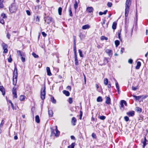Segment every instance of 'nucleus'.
Listing matches in <instances>:
<instances>
[{"mask_svg": "<svg viewBox=\"0 0 148 148\" xmlns=\"http://www.w3.org/2000/svg\"><path fill=\"white\" fill-rule=\"evenodd\" d=\"M131 0H127L125 3V16L127 17L129 12L130 7L131 5Z\"/></svg>", "mask_w": 148, "mask_h": 148, "instance_id": "1", "label": "nucleus"}, {"mask_svg": "<svg viewBox=\"0 0 148 148\" xmlns=\"http://www.w3.org/2000/svg\"><path fill=\"white\" fill-rule=\"evenodd\" d=\"M17 69L16 66L14 67V71L13 72V84L15 86L17 83Z\"/></svg>", "mask_w": 148, "mask_h": 148, "instance_id": "2", "label": "nucleus"}, {"mask_svg": "<svg viewBox=\"0 0 148 148\" xmlns=\"http://www.w3.org/2000/svg\"><path fill=\"white\" fill-rule=\"evenodd\" d=\"M18 6L14 3H12L9 7L10 12L12 13L15 12L17 10Z\"/></svg>", "mask_w": 148, "mask_h": 148, "instance_id": "3", "label": "nucleus"}, {"mask_svg": "<svg viewBox=\"0 0 148 148\" xmlns=\"http://www.w3.org/2000/svg\"><path fill=\"white\" fill-rule=\"evenodd\" d=\"M50 129L51 130V136H52L54 135L56 137H58L60 134V132L58 130L57 128V126H55V131L56 133L55 132V130L52 128V127L50 128Z\"/></svg>", "mask_w": 148, "mask_h": 148, "instance_id": "4", "label": "nucleus"}, {"mask_svg": "<svg viewBox=\"0 0 148 148\" xmlns=\"http://www.w3.org/2000/svg\"><path fill=\"white\" fill-rule=\"evenodd\" d=\"M45 87L44 86V88H42L40 92V97L42 100L45 99Z\"/></svg>", "mask_w": 148, "mask_h": 148, "instance_id": "5", "label": "nucleus"}, {"mask_svg": "<svg viewBox=\"0 0 148 148\" xmlns=\"http://www.w3.org/2000/svg\"><path fill=\"white\" fill-rule=\"evenodd\" d=\"M3 47V49L4 50L3 52V53H6L8 52V50L7 49L8 45L7 44L5 43H3L2 45Z\"/></svg>", "mask_w": 148, "mask_h": 148, "instance_id": "6", "label": "nucleus"}, {"mask_svg": "<svg viewBox=\"0 0 148 148\" xmlns=\"http://www.w3.org/2000/svg\"><path fill=\"white\" fill-rule=\"evenodd\" d=\"M45 20L46 22L49 24L51 21L52 18L50 17H47L45 18Z\"/></svg>", "mask_w": 148, "mask_h": 148, "instance_id": "7", "label": "nucleus"}, {"mask_svg": "<svg viewBox=\"0 0 148 148\" xmlns=\"http://www.w3.org/2000/svg\"><path fill=\"white\" fill-rule=\"evenodd\" d=\"M94 9L92 7H88L86 9V11L88 13H91L93 12Z\"/></svg>", "mask_w": 148, "mask_h": 148, "instance_id": "8", "label": "nucleus"}, {"mask_svg": "<svg viewBox=\"0 0 148 148\" xmlns=\"http://www.w3.org/2000/svg\"><path fill=\"white\" fill-rule=\"evenodd\" d=\"M126 114L129 116H133L134 115V112L132 111L127 112Z\"/></svg>", "mask_w": 148, "mask_h": 148, "instance_id": "9", "label": "nucleus"}, {"mask_svg": "<svg viewBox=\"0 0 148 148\" xmlns=\"http://www.w3.org/2000/svg\"><path fill=\"white\" fill-rule=\"evenodd\" d=\"M106 103L108 105L110 104L111 99L110 97L107 96L106 97Z\"/></svg>", "mask_w": 148, "mask_h": 148, "instance_id": "10", "label": "nucleus"}, {"mask_svg": "<svg viewBox=\"0 0 148 148\" xmlns=\"http://www.w3.org/2000/svg\"><path fill=\"white\" fill-rule=\"evenodd\" d=\"M74 60L75 65H78L79 63L77 54H74Z\"/></svg>", "mask_w": 148, "mask_h": 148, "instance_id": "11", "label": "nucleus"}, {"mask_svg": "<svg viewBox=\"0 0 148 148\" xmlns=\"http://www.w3.org/2000/svg\"><path fill=\"white\" fill-rule=\"evenodd\" d=\"M108 59H110L109 58H107L105 57L104 58L103 63L102 64V65H105L107 63L109 62Z\"/></svg>", "mask_w": 148, "mask_h": 148, "instance_id": "12", "label": "nucleus"}, {"mask_svg": "<svg viewBox=\"0 0 148 148\" xmlns=\"http://www.w3.org/2000/svg\"><path fill=\"white\" fill-rule=\"evenodd\" d=\"M76 121H77V120H76V119L74 117H73L72 118L71 121V123H72L73 125L74 126L75 125V124H76L75 123H76Z\"/></svg>", "mask_w": 148, "mask_h": 148, "instance_id": "13", "label": "nucleus"}, {"mask_svg": "<svg viewBox=\"0 0 148 148\" xmlns=\"http://www.w3.org/2000/svg\"><path fill=\"white\" fill-rule=\"evenodd\" d=\"M106 52L108 54L109 56H111L112 55V51L111 50L107 49L106 50Z\"/></svg>", "mask_w": 148, "mask_h": 148, "instance_id": "14", "label": "nucleus"}, {"mask_svg": "<svg viewBox=\"0 0 148 148\" xmlns=\"http://www.w3.org/2000/svg\"><path fill=\"white\" fill-rule=\"evenodd\" d=\"M0 90L2 92L3 95L4 96L5 94V89L3 86H0Z\"/></svg>", "mask_w": 148, "mask_h": 148, "instance_id": "15", "label": "nucleus"}, {"mask_svg": "<svg viewBox=\"0 0 148 148\" xmlns=\"http://www.w3.org/2000/svg\"><path fill=\"white\" fill-rule=\"evenodd\" d=\"M46 69L47 75L49 76L51 75V73L50 71V68L49 67H47Z\"/></svg>", "mask_w": 148, "mask_h": 148, "instance_id": "16", "label": "nucleus"}, {"mask_svg": "<svg viewBox=\"0 0 148 148\" xmlns=\"http://www.w3.org/2000/svg\"><path fill=\"white\" fill-rule=\"evenodd\" d=\"M48 112L49 116L50 117H52L53 114L52 110H49V109H48Z\"/></svg>", "mask_w": 148, "mask_h": 148, "instance_id": "17", "label": "nucleus"}, {"mask_svg": "<svg viewBox=\"0 0 148 148\" xmlns=\"http://www.w3.org/2000/svg\"><path fill=\"white\" fill-rule=\"evenodd\" d=\"M141 65V62L139 61L137 63V65L136 67V69H139L140 68Z\"/></svg>", "mask_w": 148, "mask_h": 148, "instance_id": "18", "label": "nucleus"}, {"mask_svg": "<svg viewBox=\"0 0 148 148\" xmlns=\"http://www.w3.org/2000/svg\"><path fill=\"white\" fill-rule=\"evenodd\" d=\"M35 121L37 123H39L40 122V119L38 115H37L35 117Z\"/></svg>", "mask_w": 148, "mask_h": 148, "instance_id": "19", "label": "nucleus"}, {"mask_svg": "<svg viewBox=\"0 0 148 148\" xmlns=\"http://www.w3.org/2000/svg\"><path fill=\"white\" fill-rule=\"evenodd\" d=\"M90 28V26L88 25H86L83 26L82 27V29H89Z\"/></svg>", "mask_w": 148, "mask_h": 148, "instance_id": "20", "label": "nucleus"}, {"mask_svg": "<svg viewBox=\"0 0 148 148\" xmlns=\"http://www.w3.org/2000/svg\"><path fill=\"white\" fill-rule=\"evenodd\" d=\"M63 93L67 96H69L70 95L69 92L67 91L64 90L63 91Z\"/></svg>", "mask_w": 148, "mask_h": 148, "instance_id": "21", "label": "nucleus"}, {"mask_svg": "<svg viewBox=\"0 0 148 148\" xmlns=\"http://www.w3.org/2000/svg\"><path fill=\"white\" fill-rule=\"evenodd\" d=\"M117 23L115 22H114L112 25V28L113 29L115 30L116 28Z\"/></svg>", "mask_w": 148, "mask_h": 148, "instance_id": "22", "label": "nucleus"}, {"mask_svg": "<svg viewBox=\"0 0 148 148\" xmlns=\"http://www.w3.org/2000/svg\"><path fill=\"white\" fill-rule=\"evenodd\" d=\"M25 98V96L24 95H21L19 97V100L21 101H24Z\"/></svg>", "mask_w": 148, "mask_h": 148, "instance_id": "23", "label": "nucleus"}, {"mask_svg": "<svg viewBox=\"0 0 148 148\" xmlns=\"http://www.w3.org/2000/svg\"><path fill=\"white\" fill-rule=\"evenodd\" d=\"M147 141V140L146 139V137H145L144 138V141L143 142V148H144L145 146H146V145L147 144H146Z\"/></svg>", "mask_w": 148, "mask_h": 148, "instance_id": "24", "label": "nucleus"}, {"mask_svg": "<svg viewBox=\"0 0 148 148\" xmlns=\"http://www.w3.org/2000/svg\"><path fill=\"white\" fill-rule=\"evenodd\" d=\"M73 51H74V54H77V50H76V45H74Z\"/></svg>", "mask_w": 148, "mask_h": 148, "instance_id": "25", "label": "nucleus"}, {"mask_svg": "<svg viewBox=\"0 0 148 148\" xmlns=\"http://www.w3.org/2000/svg\"><path fill=\"white\" fill-rule=\"evenodd\" d=\"M78 6L77 2L76 1H75V3L74 4V8L75 9V10L76 11L77 9Z\"/></svg>", "mask_w": 148, "mask_h": 148, "instance_id": "26", "label": "nucleus"}, {"mask_svg": "<svg viewBox=\"0 0 148 148\" xmlns=\"http://www.w3.org/2000/svg\"><path fill=\"white\" fill-rule=\"evenodd\" d=\"M108 10H105L103 12H100L99 13V14L100 15H102L103 14H106Z\"/></svg>", "mask_w": 148, "mask_h": 148, "instance_id": "27", "label": "nucleus"}, {"mask_svg": "<svg viewBox=\"0 0 148 148\" xmlns=\"http://www.w3.org/2000/svg\"><path fill=\"white\" fill-rule=\"evenodd\" d=\"M108 83V80L107 78H105L104 79V84L105 85H107Z\"/></svg>", "mask_w": 148, "mask_h": 148, "instance_id": "28", "label": "nucleus"}, {"mask_svg": "<svg viewBox=\"0 0 148 148\" xmlns=\"http://www.w3.org/2000/svg\"><path fill=\"white\" fill-rule=\"evenodd\" d=\"M69 13L70 16L71 17H72L73 16V14H72V12L71 11V6H70L69 7Z\"/></svg>", "mask_w": 148, "mask_h": 148, "instance_id": "29", "label": "nucleus"}, {"mask_svg": "<svg viewBox=\"0 0 148 148\" xmlns=\"http://www.w3.org/2000/svg\"><path fill=\"white\" fill-rule=\"evenodd\" d=\"M102 97L100 96L97 99V101L98 102H100L102 101Z\"/></svg>", "mask_w": 148, "mask_h": 148, "instance_id": "30", "label": "nucleus"}, {"mask_svg": "<svg viewBox=\"0 0 148 148\" xmlns=\"http://www.w3.org/2000/svg\"><path fill=\"white\" fill-rule=\"evenodd\" d=\"M133 97L135 98L136 100H138L140 98H141L142 96H137L135 95H133Z\"/></svg>", "mask_w": 148, "mask_h": 148, "instance_id": "31", "label": "nucleus"}, {"mask_svg": "<svg viewBox=\"0 0 148 148\" xmlns=\"http://www.w3.org/2000/svg\"><path fill=\"white\" fill-rule=\"evenodd\" d=\"M115 44L116 47H117L120 44V42L118 40H116L115 41Z\"/></svg>", "mask_w": 148, "mask_h": 148, "instance_id": "32", "label": "nucleus"}, {"mask_svg": "<svg viewBox=\"0 0 148 148\" xmlns=\"http://www.w3.org/2000/svg\"><path fill=\"white\" fill-rule=\"evenodd\" d=\"M75 146V143H72L68 147V148H74Z\"/></svg>", "mask_w": 148, "mask_h": 148, "instance_id": "33", "label": "nucleus"}, {"mask_svg": "<svg viewBox=\"0 0 148 148\" xmlns=\"http://www.w3.org/2000/svg\"><path fill=\"white\" fill-rule=\"evenodd\" d=\"M62 8L60 7L58 8V12L59 14L60 15H61L62 14Z\"/></svg>", "mask_w": 148, "mask_h": 148, "instance_id": "34", "label": "nucleus"}, {"mask_svg": "<svg viewBox=\"0 0 148 148\" xmlns=\"http://www.w3.org/2000/svg\"><path fill=\"white\" fill-rule=\"evenodd\" d=\"M51 102L54 103H56V100L54 99V98L53 97H52L51 98Z\"/></svg>", "mask_w": 148, "mask_h": 148, "instance_id": "35", "label": "nucleus"}, {"mask_svg": "<svg viewBox=\"0 0 148 148\" xmlns=\"http://www.w3.org/2000/svg\"><path fill=\"white\" fill-rule=\"evenodd\" d=\"M5 121L4 120H2L1 123L0 124V128H1L3 126V124L4 123Z\"/></svg>", "mask_w": 148, "mask_h": 148, "instance_id": "36", "label": "nucleus"}, {"mask_svg": "<svg viewBox=\"0 0 148 148\" xmlns=\"http://www.w3.org/2000/svg\"><path fill=\"white\" fill-rule=\"evenodd\" d=\"M101 40H107L108 38H107L105 37L104 36H102L101 37Z\"/></svg>", "mask_w": 148, "mask_h": 148, "instance_id": "37", "label": "nucleus"}, {"mask_svg": "<svg viewBox=\"0 0 148 148\" xmlns=\"http://www.w3.org/2000/svg\"><path fill=\"white\" fill-rule=\"evenodd\" d=\"M79 52V55L81 57H83V56L82 54V51L80 50L79 49L78 50Z\"/></svg>", "mask_w": 148, "mask_h": 148, "instance_id": "38", "label": "nucleus"}, {"mask_svg": "<svg viewBox=\"0 0 148 148\" xmlns=\"http://www.w3.org/2000/svg\"><path fill=\"white\" fill-rule=\"evenodd\" d=\"M115 85H116V88H117L118 92H119V86L118 83L117 82H116Z\"/></svg>", "mask_w": 148, "mask_h": 148, "instance_id": "39", "label": "nucleus"}, {"mask_svg": "<svg viewBox=\"0 0 148 148\" xmlns=\"http://www.w3.org/2000/svg\"><path fill=\"white\" fill-rule=\"evenodd\" d=\"M1 17H2L3 18H7V16H6V15L4 13H2L1 14Z\"/></svg>", "mask_w": 148, "mask_h": 148, "instance_id": "40", "label": "nucleus"}, {"mask_svg": "<svg viewBox=\"0 0 148 148\" xmlns=\"http://www.w3.org/2000/svg\"><path fill=\"white\" fill-rule=\"evenodd\" d=\"M12 58H11V55H10L9 57L8 58V61L10 63L12 62Z\"/></svg>", "mask_w": 148, "mask_h": 148, "instance_id": "41", "label": "nucleus"}, {"mask_svg": "<svg viewBox=\"0 0 148 148\" xmlns=\"http://www.w3.org/2000/svg\"><path fill=\"white\" fill-rule=\"evenodd\" d=\"M123 100H121V103H120V105H121V108H124V103H123Z\"/></svg>", "mask_w": 148, "mask_h": 148, "instance_id": "42", "label": "nucleus"}, {"mask_svg": "<svg viewBox=\"0 0 148 148\" xmlns=\"http://www.w3.org/2000/svg\"><path fill=\"white\" fill-rule=\"evenodd\" d=\"M12 93L13 94L16 93V88H15V87H14L13 89L12 90Z\"/></svg>", "mask_w": 148, "mask_h": 148, "instance_id": "43", "label": "nucleus"}, {"mask_svg": "<svg viewBox=\"0 0 148 148\" xmlns=\"http://www.w3.org/2000/svg\"><path fill=\"white\" fill-rule=\"evenodd\" d=\"M32 55L35 58H38V56L34 52L32 53Z\"/></svg>", "mask_w": 148, "mask_h": 148, "instance_id": "44", "label": "nucleus"}, {"mask_svg": "<svg viewBox=\"0 0 148 148\" xmlns=\"http://www.w3.org/2000/svg\"><path fill=\"white\" fill-rule=\"evenodd\" d=\"M136 110L137 112H141L142 111V109L139 107H136Z\"/></svg>", "mask_w": 148, "mask_h": 148, "instance_id": "45", "label": "nucleus"}, {"mask_svg": "<svg viewBox=\"0 0 148 148\" xmlns=\"http://www.w3.org/2000/svg\"><path fill=\"white\" fill-rule=\"evenodd\" d=\"M69 102L70 104H71L73 102L72 99L71 97L69 98Z\"/></svg>", "mask_w": 148, "mask_h": 148, "instance_id": "46", "label": "nucleus"}, {"mask_svg": "<svg viewBox=\"0 0 148 148\" xmlns=\"http://www.w3.org/2000/svg\"><path fill=\"white\" fill-rule=\"evenodd\" d=\"M106 118V117L104 116H102L99 117V119L102 120H104Z\"/></svg>", "mask_w": 148, "mask_h": 148, "instance_id": "47", "label": "nucleus"}, {"mask_svg": "<svg viewBox=\"0 0 148 148\" xmlns=\"http://www.w3.org/2000/svg\"><path fill=\"white\" fill-rule=\"evenodd\" d=\"M0 23L2 24H4V21L3 19L1 18L0 17Z\"/></svg>", "mask_w": 148, "mask_h": 148, "instance_id": "48", "label": "nucleus"}, {"mask_svg": "<svg viewBox=\"0 0 148 148\" xmlns=\"http://www.w3.org/2000/svg\"><path fill=\"white\" fill-rule=\"evenodd\" d=\"M124 119L127 122L129 120V118L127 116H125L124 117Z\"/></svg>", "mask_w": 148, "mask_h": 148, "instance_id": "49", "label": "nucleus"}, {"mask_svg": "<svg viewBox=\"0 0 148 148\" xmlns=\"http://www.w3.org/2000/svg\"><path fill=\"white\" fill-rule=\"evenodd\" d=\"M112 4L111 3L108 2L107 3V5L109 7H110L112 6Z\"/></svg>", "mask_w": 148, "mask_h": 148, "instance_id": "50", "label": "nucleus"}, {"mask_svg": "<svg viewBox=\"0 0 148 148\" xmlns=\"http://www.w3.org/2000/svg\"><path fill=\"white\" fill-rule=\"evenodd\" d=\"M82 114H83V113H82V111H80V117H79V119H82Z\"/></svg>", "mask_w": 148, "mask_h": 148, "instance_id": "51", "label": "nucleus"}, {"mask_svg": "<svg viewBox=\"0 0 148 148\" xmlns=\"http://www.w3.org/2000/svg\"><path fill=\"white\" fill-rule=\"evenodd\" d=\"M137 88V87H135L134 86H132V90H136Z\"/></svg>", "mask_w": 148, "mask_h": 148, "instance_id": "52", "label": "nucleus"}, {"mask_svg": "<svg viewBox=\"0 0 148 148\" xmlns=\"http://www.w3.org/2000/svg\"><path fill=\"white\" fill-rule=\"evenodd\" d=\"M3 7V5L2 3V1H0V8H2Z\"/></svg>", "mask_w": 148, "mask_h": 148, "instance_id": "53", "label": "nucleus"}, {"mask_svg": "<svg viewBox=\"0 0 148 148\" xmlns=\"http://www.w3.org/2000/svg\"><path fill=\"white\" fill-rule=\"evenodd\" d=\"M74 39V45H76V37L75 36H73Z\"/></svg>", "mask_w": 148, "mask_h": 148, "instance_id": "54", "label": "nucleus"}, {"mask_svg": "<svg viewBox=\"0 0 148 148\" xmlns=\"http://www.w3.org/2000/svg\"><path fill=\"white\" fill-rule=\"evenodd\" d=\"M125 50V49L123 48H121V53L122 54Z\"/></svg>", "mask_w": 148, "mask_h": 148, "instance_id": "55", "label": "nucleus"}, {"mask_svg": "<svg viewBox=\"0 0 148 148\" xmlns=\"http://www.w3.org/2000/svg\"><path fill=\"white\" fill-rule=\"evenodd\" d=\"M92 136L93 138H96V135L94 133H92Z\"/></svg>", "mask_w": 148, "mask_h": 148, "instance_id": "56", "label": "nucleus"}, {"mask_svg": "<svg viewBox=\"0 0 148 148\" xmlns=\"http://www.w3.org/2000/svg\"><path fill=\"white\" fill-rule=\"evenodd\" d=\"M17 53L20 56H22V54L21 53V52L20 51H18Z\"/></svg>", "mask_w": 148, "mask_h": 148, "instance_id": "57", "label": "nucleus"}, {"mask_svg": "<svg viewBox=\"0 0 148 148\" xmlns=\"http://www.w3.org/2000/svg\"><path fill=\"white\" fill-rule=\"evenodd\" d=\"M140 96H142L141 98H142L143 99H145L146 98L148 97V96L147 95H143Z\"/></svg>", "mask_w": 148, "mask_h": 148, "instance_id": "58", "label": "nucleus"}, {"mask_svg": "<svg viewBox=\"0 0 148 148\" xmlns=\"http://www.w3.org/2000/svg\"><path fill=\"white\" fill-rule=\"evenodd\" d=\"M42 34L44 37H45L47 35V34H46L44 32H42Z\"/></svg>", "mask_w": 148, "mask_h": 148, "instance_id": "59", "label": "nucleus"}, {"mask_svg": "<svg viewBox=\"0 0 148 148\" xmlns=\"http://www.w3.org/2000/svg\"><path fill=\"white\" fill-rule=\"evenodd\" d=\"M26 12L27 15H30L31 14L30 12L28 10H27L26 11Z\"/></svg>", "mask_w": 148, "mask_h": 148, "instance_id": "60", "label": "nucleus"}, {"mask_svg": "<svg viewBox=\"0 0 148 148\" xmlns=\"http://www.w3.org/2000/svg\"><path fill=\"white\" fill-rule=\"evenodd\" d=\"M106 21V20L105 19H103V23H102V25H103V27H104V26H103V25L105 24Z\"/></svg>", "mask_w": 148, "mask_h": 148, "instance_id": "61", "label": "nucleus"}, {"mask_svg": "<svg viewBox=\"0 0 148 148\" xmlns=\"http://www.w3.org/2000/svg\"><path fill=\"white\" fill-rule=\"evenodd\" d=\"M128 62L130 64H132L133 62V60L132 59H130L128 60Z\"/></svg>", "mask_w": 148, "mask_h": 148, "instance_id": "62", "label": "nucleus"}, {"mask_svg": "<svg viewBox=\"0 0 148 148\" xmlns=\"http://www.w3.org/2000/svg\"><path fill=\"white\" fill-rule=\"evenodd\" d=\"M21 57V60L23 62H24L25 61V58H24L22 56Z\"/></svg>", "mask_w": 148, "mask_h": 148, "instance_id": "63", "label": "nucleus"}, {"mask_svg": "<svg viewBox=\"0 0 148 148\" xmlns=\"http://www.w3.org/2000/svg\"><path fill=\"white\" fill-rule=\"evenodd\" d=\"M66 89L69 90H71V88L70 86H68L66 87Z\"/></svg>", "mask_w": 148, "mask_h": 148, "instance_id": "64", "label": "nucleus"}]
</instances>
